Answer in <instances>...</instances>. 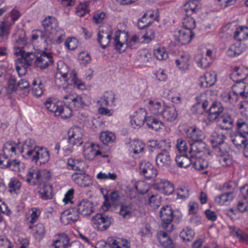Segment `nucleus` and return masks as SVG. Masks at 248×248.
<instances>
[{"instance_id": "nucleus-1", "label": "nucleus", "mask_w": 248, "mask_h": 248, "mask_svg": "<svg viewBox=\"0 0 248 248\" xmlns=\"http://www.w3.org/2000/svg\"><path fill=\"white\" fill-rule=\"evenodd\" d=\"M68 140L62 139L61 140L62 149L67 155L73 152V147L75 145L80 146L83 143L82 134L79 129L75 127L71 129L68 132Z\"/></svg>"}, {"instance_id": "nucleus-2", "label": "nucleus", "mask_w": 248, "mask_h": 248, "mask_svg": "<svg viewBox=\"0 0 248 248\" xmlns=\"http://www.w3.org/2000/svg\"><path fill=\"white\" fill-rule=\"evenodd\" d=\"M56 74L71 79L73 85L78 89L83 90L85 89V84L78 79L75 70L70 71L68 65L62 62L58 63V72Z\"/></svg>"}, {"instance_id": "nucleus-3", "label": "nucleus", "mask_w": 248, "mask_h": 248, "mask_svg": "<svg viewBox=\"0 0 248 248\" xmlns=\"http://www.w3.org/2000/svg\"><path fill=\"white\" fill-rule=\"evenodd\" d=\"M159 214L162 228L167 231H172L173 228L172 222L175 216L171 208L168 205L162 207L159 211Z\"/></svg>"}, {"instance_id": "nucleus-4", "label": "nucleus", "mask_w": 248, "mask_h": 248, "mask_svg": "<svg viewBox=\"0 0 248 248\" xmlns=\"http://www.w3.org/2000/svg\"><path fill=\"white\" fill-rule=\"evenodd\" d=\"M27 155L29 159L34 161L37 164H45L49 159V152L44 148L35 147L34 150H29Z\"/></svg>"}, {"instance_id": "nucleus-5", "label": "nucleus", "mask_w": 248, "mask_h": 248, "mask_svg": "<svg viewBox=\"0 0 248 248\" xmlns=\"http://www.w3.org/2000/svg\"><path fill=\"white\" fill-rule=\"evenodd\" d=\"M196 103L193 105L192 112L195 114H202L207 111V107L210 104V99L205 93L197 95L196 98Z\"/></svg>"}, {"instance_id": "nucleus-6", "label": "nucleus", "mask_w": 248, "mask_h": 248, "mask_svg": "<svg viewBox=\"0 0 248 248\" xmlns=\"http://www.w3.org/2000/svg\"><path fill=\"white\" fill-rule=\"evenodd\" d=\"M111 220V217L105 214H97L92 218V222L95 229L103 231L110 226Z\"/></svg>"}, {"instance_id": "nucleus-7", "label": "nucleus", "mask_w": 248, "mask_h": 248, "mask_svg": "<svg viewBox=\"0 0 248 248\" xmlns=\"http://www.w3.org/2000/svg\"><path fill=\"white\" fill-rule=\"evenodd\" d=\"M112 31L107 26H102L98 29L97 42L103 49H105L110 43Z\"/></svg>"}, {"instance_id": "nucleus-8", "label": "nucleus", "mask_w": 248, "mask_h": 248, "mask_svg": "<svg viewBox=\"0 0 248 248\" xmlns=\"http://www.w3.org/2000/svg\"><path fill=\"white\" fill-rule=\"evenodd\" d=\"M153 186L154 189L167 195L172 193L174 189L173 184L170 181L160 178L154 179Z\"/></svg>"}, {"instance_id": "nucleus-9", "label": "nucleus", "mask_w": 248, "mask_h": 248, "mask_svg": "<svg viewBox=\"0 0 248 248\" xmlns=\"http://www.w3.org/2000/svg\"><path fill=\"white\" fill-rule=\"evenodd\" d=\"M42 25L45 30V33L47 35L53 36L57 31L60 28L57 19L52 16H48L42 21Z\"/></svg>"}, {"instance_id": "nucleus-10", "label": "nucleus", "mask_w": 248, "mask_h": 248, "mask_svg": "<svg viewBox=\"0 0 248 248\" xmlns=\"http://www.w3.org/2000/svg\"><path fill=\"white\" fill-rule=\"evenodd\" d=\"M140 174L143 175L147 179H154L156 178L157 171L156 169L149 162H141L140 165Z\"/></svg>"}, {"instance_id": "nucleus-11", "label": "nucleus", "mask_w": 248, "mask_h": 248, "mask_svg": "<svg viewBox=\"0 0 248 248\" xmlns=\"http://www.w3.org/2000/svg\"><path fill=\"white\" fill-rule=\"evenodd\" d=\"M217 126L222 130H229L233 127L234 120L231 115L227 113H223L215 120Z\"/></svg>"}, {"instance_id": "nucleus-12", "label": "nucleus", "mask_w": 248, "mask_h": 248, "mask_svg": "<svg viewBox=\"0 0 248 248\" xmlns=\"http://www.w3.org/2000/svg\"><path fill=\"white\" fill-rule=\"evenodd\" d=\"M195 33L193 31L182 28L175 32L177 41L182 45L189 43L193 38Z\"/></svg>"}, {"instance_id": "nucleus-13", "label": "nucleus", "mask_w": 248, "mask_h": 248, "mask_svg": "<svg viewBox=\"0 0 248 248\" xmlns=\"http://www.w3.org/2000/svg\"><path fill=\"white\" fill-rule=\"evenodd\" d=\"M53 59L51 55L43 51L39 56H37L34 62L35 65L41 69H45L53 63Z\"/></svg>"}, {"instance_id": "nucleus-14", "label": "nucleus", "mask_w": 248, "mask_h": 248, "mask_svg": "<svg viewBox=\"0 0 248 248\" xmlns=\"http://www.w3.org/2000/svg\"><path fill=\"white\" fill-rule=\"evenodd\" d=\"M223 107L220 102H214L206 112H208V119L213 122L220 117L223 112Z\"/></svg>"}, {"instance_id": "nucleus-15", "label": "nucleus", "mask_w": 248, "mask_h": 248, "mask_svg": "<svg viewBox=\"0 0 248 248\" xmlns=\"http://www.w3.org/2000/svg\"><path fill=\"white\" fill-rule=\"evenodd\" d=\"M156 164L158 167L163 169L169 168L170 166L171 158L168 151L162 150L155 158Z\"/></svg>"}, {"instance_id": "nucleus-16", "label": "nucleus", "mask_w": 248, "mask_h": 248, "mask_svg": "<svg viewBox=\"0 0 248 248\" xmlns=\"http://www.w3.org/2000/svg\"><path fill=\"white\" fill-rule=\"evenodd\" d=\"M72 178L79 186L86 187L92 184L91 177L85 173H74Z\"/></svg>"}, {"instance_id": "nucleus-17", "label": "nucleus", "mask_w": 248, "mask_h": 248, "mask_svg": "<svg viewBox=\"0 0 248 248\" xmlns=\"http://www.w3.org/2000/svg\"><path fill=\"white\" fill-rule=\"evenodd\" d=\"M93 202L84 199L80 201L77 205V210L78 213L83 216H89L93 212Z\"/></svg>"}, {"instance_id": "nucleus-18", "label": "nucleus", "mask_w": 248, "mask_h": 248, "mask_svg": "<svg viewBox=\"0 0 248 248\" xmlns=\"http://www.w3.org/2000/svg\"><path fill=\"white\" fill-rule=\"evenodd\" d=\"M43 172L36 168L29 169L26 175L27 182L32 186L40 185L39 177L42 176Z\"/></svg>"}, {"instance_id": "nucleus-19", "label": "nucleus", "mask_w": 248, "mask_h": 248, "mask_svg": "<svg viewBox=\"0 0 248 248\" xmlns=\"http://www.w3.org/2000/svg\"><path fill=\"white\" fill-rule=\"evenodd\" d=\"M225 139L226 137L222 133L214 131L212 133L210 141L216 152L221 151L220 146L223 144Z\"/></svg>"}, {"instance_id": "nucleus-20", "label": "nucleus", "mask_w": 248, "mask_h": 248, "mask_svg": "<svg viewBox=\"0 0 248 248\" xmlns=\"http://www.w3.org/2000/svg\"><path fill=\"white\" fill-rule=\"evenodd\" d=\"M186 132L187 138L193 142L203 141L205 137L203 132L196 127H190Z\"/></svg>"}, {"instance_id": "nucleus-21", "label": "nucleus", "mask_w": 248, "mask_h": 248, "mask_svg": "<svg viewBox=\"0 0 248 248\" xmlns=\"http://www.w3.org/2000/svg\"><path fill=\"white\" fill-rule=\"evenodd\" d=\"M189 149L188 154L193 159V157H197L198 154L202 152L206 147V144L203 141L193 142L189 144Z\"/></svg>"}, {"instance_id": "nucleus-22", "label": "nucleus", "mask_w": 248, "mask_h": 248, "mask_svg": "<svg viewBox=\"0 0 248 248\" xmlns=\"http://www.w3.org/2000/svg\"><path fill=\"white\" fill-rule=\"evenodd\" d=\"M216 80V75L214 72H207L200 78V86L202 88L210 87L214 85Z\"/></svg>"}, {"instance_id": "nucleus-23", "label": "nucleus", "mask_w": 248, "mask_h": 248, "mask_svg": "<svg viewBox=\"0 0 248 248\" xmlns=\"http://www.w3.org/2000/svg\"><path fill=\"white\" fill-rule=\"evenodd\" d=\"M145 123L149 128L155 131H159L164 126L163 122L159 119L153 116L146 117Z\"/></svg>"}, {"instance_id": "nucleus-24", "label": "nucleus", "mask_w": 248, "mask_h": 248, "mask_svg": "<svg viewBox=\"0 0 248 248\" xmlns=\"http://www.w3.org/2000/svg\"><path fill=\"white\" fill-rule=\"evenodd\" d=\"M232 141L237 148H243L248 141L247 137L238 132H234L230 135Z\"/></svg>"}, {"instance_id": "nucleus-25", "label": "nucleus", "mask_w": 248, "mask_h": 248, "mask_svg": "<svg viewBox=\"0 0 248 248\" xmlns=\"http://www.w3.org/2000/svg\"><path fill=\"white\" fill-rule=\"evenodd\" d=\"M235 195L231 192H224L215 198V202L220 205H229L233 200Z\"/></svg>"}, {"instance_id": "nucleus-26", "label": "nucleus", "mask_w": 248, "mask_h": 248, "mask_svg": "<svg viewBox=\"0 0 248 248\" xmlns=\"http://www.w3.org/2000/svg\"><path fill=\"white\" fill-rule=\"evenodd\" d=\"M247 69L244 70L239 67H235L230 74V78L235 82H242L247 77Z\"/></svg>"}, {"instance_id": "nucleus-27", "label": "nucleus", "mask_w": 248, "mask_h": 248, "mask_svg": "<svg viewBox=\"0 0 248 248\" xmlns=\"http://www.w3.org/2000/svg\"><path fill=\"white\" fill-rule=\"evenodd\" d=\"M162 116L169 122H174L178 116V113L174 106H167L164 108Z\"/></svg>"}, {"instance_id": "nucleus-28", "label": "nucleus", "mask_w": 248, "mask_h": 248, "mask_svg": "<svg viewBox=\"0 0 248 248\" xmlns=\"http://www.w3.org/2000/svg\"><path fill=\"white\" fill-rule=\"evenodd\" d=\"M146 112L144 108H140L136 112V115L134 116V118L131 120V124H134L138 126H141L145 123V119H146Z\"/></svg>"}, {"instance_id": "nucleus-29", "label": "nucleus", "mask_w": 248, "mask_h": 248, "mask_svg": "<svg viewBox=\"0 0 248 248\" xmlns=\"http://www.w3.org/2000/svg\"><path fill=\"white\" fill-rule=\"evenodd\" d=\"M192 161L193 159L188 154L176 155L175 157L176 163L180 168H187L192 164Z\"/></svg>"}, {"instance_id": "nucleus-30", "label": "nucleus", "mask_w": 248, "mask_h": 248, "mask_svg": "<svg viewBox=\"0 0 248 248\" xmlns=\"http://www.w3.org/2000/svg\"><path fill=\"white\" fill-rule=\"evenodd\" d=\"M190 58L188 54H182L175 60V63L180 70H186L189 67Z\"/></svg>"}, {"instance_id": "nucleus-31", "label": "nucleus", "mask_w": 248, "mask_h": 248, "mask_svg": "<svg viewBox=\"0 0 248 248\" xmlns=\"http://www.w3.org/2000/svg\"><path fill=\"white\" fill-rule=\"evenodd\" d=\"M158 240L164 248H173L174 244L167 233L164 231H160L158 233Z\"/></svg>"}, {"instance_id": "nucleus-32", "label": "nucleus", "mask_w": 248, "mask_h": 248, "mask_svg": "<svg viewBox=\"0 0 248 248\" xmlns=\"http://www.w3.org/2000/svg\"><path fill=\"white\" fill-rule=\"evenodd\" d=\"M16 64V69L19 77L25 75L27 72V68L30 66L27 60L22 57L17 59Z\"/></svg>"}, {"instance_id": "nucleus-33", "label": "nucleus", "mask_w": 248, "mask_h": 248, "mask_svg": "<svg viewBox=\"0 0 248 248\" xmlns=\"http://www.w3.org/2000/svg\"><path fill=\"white\" fill-rule=\"evenodd\" d=\"M196 16L185 14L182 19V28L192 31L196 27V22L194 17Z\"/></svg>"}, {"instance_id": "nucleus-34", "label": "nucleus", "mask_w": 248, "mask_h": 248, "mask_svg": "<svg viewBox=\"0 0 248 248\" xmlns=\"http://www.w3.org/2000/svg\"><path fill=\"white\" fill-rule=\"evenodd\" d=\"M148 105L149 109L152 113L155 115L162 114L165 107L160 102L150 100Z\"/></svg>"}, {"instance_id": "nucleus-35", "label": "nucleus", "mask_w": 248, "mask_h": 248, "mask_svg": "<svg viewBox=\"0 0 248 248\" xmlns=\"http://www.w3.org/2000/svg\"><path fill=\"white\" fill-rule=\"evenodd\" d=\"M52 186L49 184H45L41 186L39 190V193L41 197L44 200H48L52 199Z\"/></svg>"}, {"instance_id": "nucleus-36", "label": "nucleus", "mask_w": 248, "mask_h": 248, "mask_svg": "<svg viewBox=\"0 0 248 248\" xmlns=\"http://www.w3.org/2000/svg\"><path fill=\"white\" fill-rule=\"evenodd\" d=\"M61 102H56L51 98L47 99L44 103L45 108L49 112H53L56 116Z\"/></svg>"}, {"instance_id": "nucleus-37", "label": "nucleus", "mask_w": 248, "mask_h": 248, "mask_svg": "<svg viewBox=\"0 0 248 248\" xmlns=\"http://www.w3.org/2000/svg\"><path fill=\"white\" fill-rule=\"evenodd\" d=\"M235 129L237 132L248 134V120L241 118H238L236 122Z\"/></svg>"}, {"instance_id": "nucleus-38", "label": "nucleus", "mask_w": 248, "mask_h": 248, "mask_svg": "<svg viewBox=\"0 0 248 248\" xmlns=\"http://www.w3.org/2000/svg\"><path fill=\"white\" fill-rule=\"evenodd\" d=\"M56 116H61L63 119L71 117L72 115V111L71 108L66 105H63L61 103L58 110Z\"/></svg>"}, {"instance_id": "nucleus-39", "label": "nucleus", "mask_w": 248, "mask_h": 248, "mask_svg": "<svg viewBox=\"0 0 248 248\" xmlns=\"http://www.w3.org/2000/svg\"><path fill=\"white\" fill-rule=\"evenodd\" d=\"M115 94L112 91H107L104 94L103 96L100 98L98 103L100 104L101 106L108 107L109 102H114L115 100Z\"/></svg>"}, {"instance_id": "nucleus-40", "label": "nucleus", "mask_w": 248, "mask_h": 248, "mask_svg": "<svg viewBox=\"0 0 248 248\" xmlns=\"http://www.w3.org/2000/svg\"><path fill=\"white\" fill-rule=\"evenodd\" d=\"M243 51V48L239 43L232 45L228 50L227 54L229 57H236L242 53Z\"/></svg>"}, {"instance_id": "nucleus-41", "label": "nucleus", "mask_w": 248, "mask_h": 248, "mask_svg": "<svg viewBox=\"0 0 248 248\" xmlns=\"http://www.w3.org/2000/svg\"><path fill=\"white\" fill-rule=\"evenodd\" d=\"M222 101L228 103L233 104L238 101V96L233 92H223L220 95Z\"/></svg>"}, {"instance_id": "nucleus-42", "label": "nucleus", "mask_w": 248, "mask_h": 248, "mask_svg": "<svg viewBox=\"0 0 248 248\" xmlns=\"http://www.w3.org/2000/svg\"><path fill=\"white\" fill-rule=\"evenodd\" d=\"M216 153L218 156V161L222 166L227 167L232 164V159L228 154H223L221 150Z\"/></svg>"}, {"instance_id": "nucleus-43", "label": "nucleus", "mask_w": 248, "mask_h": 248, "mask_svg": "<svg viewBox=\"0 0 248 248\" xmlns=\"http://www.w3.org/2000/svg\"><path fill=\"white\" fill-rule=\"evenodd\" d=\"M192 164L196 170H203L208 166V161L202 157H193Z\"/></svg>"}, {"instance_id": "nucleus-44", "label": "nucleus", "mask_w": 248, "mask_h": 248, "mask_svg": "<svg viewBox=\"0 0 248 248\" xmlns=\"http://www.w3.org/2000/svg\"><path fill=\"white\" fill-rule=\"evenodd\" d=\"M234 37L239 41L248 39V27H240L237 28L234 33Z\"/></svg>"}, {"instance_id": "nucleus-45", "label": "nucleus", "mask_w": 248, "mask_h": 248, "mask_svg": "<svg viewBox=\"0 0 248 248\" xmlns=\"http://www.w3.org/2000/svg\"><path fill=\"white\" fill-rule=\"evenodd\" d=\"M119 215L124 218L129 219L133 214V209L131 205L122 204L119 212Z\"/></svg>"}, {"instance_id": "nucleus-46", "label": "nucleus", "mask_w": 248, "mask_h": 248, "mask_svg": "<svg viewBox=\"0 0 248 248\" xmlns=\"http://www.w3.org/2000/svg\"><path fill=\"white\" fill-rule=\"evenodd\" d=\"M110 245L112 248H129V244L125 239H110Z\"/></svg>"}, {"instance_id": "nucleus-47", "label": "nucleus", "mask_w": 248, "mask_h": 248, "mask_svg": "<svg viewBox=\"0 0 248 248\" xmlns=\"http://www.w3.org/2000/svg\"><path fill=\"white\" fill-rule=\"evenodd\" d=\"M120 33L119 31H116L113 38V45L115 49L118 52L122 53L125 51L127 46L126 44H124L120 40Z\"/></svg>"}, {"instance_id": "nucleus-48", "label": "nucleus", "mask_w": 248, "mask_h": 248, "mask_svg": "<svg viewBox=\"0 0 248 248\" xmlns=\"http://www.w3.org/2000/svg\"><path fill=\"white\" fill-rule=\"evenodd\" d=\"M237 187V183L235 181H229L223 184L222 190L224 192H231L233 195H235V193L238 190Z\"/></svg>"}, {"instance_id": "nucleus-49", "label": "nucleus", "mask_w": 248, "mask_h": 248, "mask_svg": "<svg viewBox=\"0 0 248 248\" xmlns=\"http://www.w3.org/2000/svg\"><path fill=\"white\" fill-rule=\"evenodd\" d=\"M13 25H14L13 23L5 19L0 21V36H3L9 34L10 31Z\"/></svg>"}, {"instance_id": "nucleus-50", "label": "nucleus", "mask_w": 248, "mask_h": 248, "mask_svg": "<svg viewBox=\"0 0 248 248\" xmlns=\"http://www.w3.org/2000/svg\"><path fill=\"white\" fill-rule=\"evenodd\" d=\"M55 82L59 88H60L62 87L64 90L66 88V86H64V85L66 84V83H67L68 84H73V82L71 81V79L69 78H68L61 76L59 74H56Z\"/></svg>"}, {"instance_id": "nucleus-51", "label": "nucleus", "mask_w": 248, "mask_h": 248, "mask_svg": "<svg viewBox=\"0 0 248 248\" xmlns=\"http://www.w3.org/2000/svg\"><path fill=\"white\" fill-rule=\"evenodd\" d=\"M34 228V236L35 239L38 241L41 240L46 234V230L44 225L42 223H38Z\"/></svg>"}, {"instance_id": "nucleus-52", "label": "nucleus", "mask_w": 248, "mask_h": 248, "mask_svg": "<svg viewBox=\"0 0 248 248\" xmlns=\"http://www.w3.org/2000/svg\"><path fill=\"white\" fill-rule=\"evenodd\" d=\"M65 32L63 30L59 29L57 31L56 34L53 36H49L48 43L49 42H55L59 44L62 43L65 38Z\"/></svg>"}, {"instance_id": "nucleus-53", "label": "nucleus", "mask_w": 248, "mask_h": 248, "mask_svg": "<svg viewBox=\"0 0 248 248\" xmlns=\"http://www.w3.org/2000/svg\"><path fill=\"white\" fill-rule=\"evenodd\" d=\"M58 246L62 247V248H67L69 246V238L67 235L65 233L59 234L58 238L54 240Z\"/></svg>"}, {"instance_id": "nucleus-54", "label": "nucleus", "mask_w": 248, "mask_h": 248, "mask_svg": "<svg viewBox=\"0 0 248 248\" xmlns=\"http://www.w3.org/2000/svg\"><path fill=\"white\" fill-rule=\"evenodd\" d=\"M185 13L188 15H193V16H196L199 11L198 5L196 4L194 1L187 2L185 5Z\"/></svg>"}, {"instance_id": "nucleus-55", "label": "nucleus", "mask_w": 248, "mask_h": 248, "mask_svg": "<svg viewBox=\"0 0 248 248\" xmlns=\"http://www.w3.org/2000/svg\"><path fill=\"white\" fill-rule=\"evenodd\" d=\"M194 235V232L188 227L183 229L180 233V236L184 241H191Z\"/></svg>"}, {"instance_id": "nucleus-56", "label": "nucleus", "mask_w": 248, "mask_h": 248, "mask_svg": "<svg viewBox=\"0 0 248 248\" xmlns=\"http://www.w3.org/2000/svg\"><path fill=\"white\" fill-rule=\"evenodd\" d=\"M115 139L114 134L108 131L103 132L100 135V140L104 144H108L109 142H112Z\"/></svg>"}, {"instance_id": "nucleus-57", "label": "nucleus", "mask_w": 248, "mask_h": 248, "mask_svg": "<svg viewBox=\"0 0 248 248\" xmlns=\"http://www.w3.org/2000/svg\"><path fill=\"white\" fill-rule=\"evenodd\" d=\"M147 16L148 13H144L141 18L139 19L137 26L140 29H142L145 27H148L153 22V20H149V19L147 18Z\"/></svg>"}, {"instance_id": "nucleus-58", "label": "nucleus", "mask_w": 248, "mask_h": 248, "mask_svg": "<svg viewBox=\"0 0 248 248\" xmlns=\"http://www.w3.org/2000/svg\"><path fill=\"white\" fill-rule=\"evenodd\" d=\"M154 55L158 60H164L168 58V54L163 46H159L154 50Z\"/></svg>"}, {"instance_id": "nucleus-59", "label": "nucleus", "mask_w": 248, "mask_h": 248, "mask_svg": "<svg viewBox=\"0 0 248 248\" xmlns=\"http://www.w3.org/2000/svg\"><path fill=\"white\" fill-rule=\"evenodd\" d=\"M39 38L44 41L45 43L48 44L49 35L46 34L41 30H37L31 35V40L33 41L36 40Z\"/></svg>"}, {"instance_id": "nucleus-60", "label": "nucleus", "mask_w": 248, "mask_h": 248, "mask_svg": "<svg viewBox=\"0 0 248 248\" xmlns=\"http://www.w3.org/2000/svg\"><path fill=\"white\" fill-rule=\"evenodd\" d=\"M21 186V182L17 179L12 178L11 179L9 184L8 188L10 192H16L19 190Z\"/></svg>"}, {"instance_id": "nucleus-61", "label": "nucleus", "mask_w": 248, "mask_h": 248, "mask_svg": "<svg viewBox=\"0 0 248 248\" xmlns=\"http://www.w3.org/2000/svg\"><path fill=\"white\" fill-rule=\"evenodd\" d=\"M237 209L241 212L248 211V188L246 190V193L244 195V200L238 202Z\"/></svg>"}, {"instance_id": "nucleus-62", "label": "nucleus", "mask_w": 248, "mask_h": 248, "mask_svg": "<svg viewBox=\"0 0 248 248\" xmlns=\"http://www.w3.org/2000/svg\"><path fill=\"white\" fill-rule=\"evenodd\" d=\"M188 145L186 140L182 139L179 138L177 140L176 147L180 153H184L188 154Z\"/></svg>"}, {"instance_id": "nucleus-63", "label": "nucleus", "mask_w": 248, "mask_h": 248, "mask_svg": "<svg viewBox=\"0 0 248 248\" xmlns=\"http://www.w3.org/2000/svg\"><path fill=\"white\" fill-rule=\"evenodd\" d=\"M213 60L211 57L202 56L200 60L197 61V63L198 66L204 69L208 67L212 63Z\"/></svg>"}, {"instance_id": "nucleus-64", "label": "nucleus", "mask_w": 248, "mask_h": 248, "mask_svg": "<svg viewBox=\"0 0 248 248\" xmlns=\"http://www.w3.org/2000/svg\"><path fill=\"white\" fill-rule=\"evenodd\" d=\"M140 41V38L137 35H133L130 39L126 40V46L131 49H135L138 47Z\"/></svg>"}]
</instances>
